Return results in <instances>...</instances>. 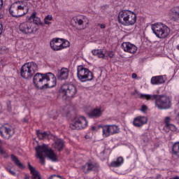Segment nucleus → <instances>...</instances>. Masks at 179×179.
I'll return each mask as SVG.
<instances>
[{"label":"nucleus","instance_id":"1","mask_svg":"<svg viewBox=\"0 0 179 179\" xmlns=\"http://www.w3.org/2000/svg\"><path fill=\"white\" fill-rule=\"evenodd\" d=\"M139 99L143 100H155V106L158 110H169L171 108V99L167 96L159 94H139Z\"/></svg>","mask_w":179,"mask_h":179},{"label":"nucleus","instance_id":"2","mask_svg":"<svg viewBox=\"0 0 179 179\" xmlns=\"http://www.w3.org/2000/svg\"><path fill=\"white\" fill-rule=\"evenodd\" d=\"M35 149L36 157L37 159H39L40 163L42 164H45V157H48L52 162L58 161L57 154L48 145L43 144L42 145H38Z\"/></svg>","mask_w":179,"mask_h":179},{"label":"nucleus","instance_id":"3","mask_svg":"<svg viewBox=\"0 0 179 179\" xmlns=\"http://www.w3.org/2000/svg\"><path fill=\"white\" fill-rule=\"evenodd\" d=\"M27 12H29V3L24 1L15 2L10 8V13L14 17L24 16Z\"/></svg>","mask_w":179,"mask_h":179},{"label":"nucleus","instance_id":"4","mask_svg":"<svg viewBox=\"0 0 179 179\" xmlns=\"http://www.w3.org/2000/svg\"><path fill=\"white\" fill-rule=\"evenodd\" d=\"M78 94V87L73 84H63L59 90V95L64 99H73Z\"/></svg>","mask_w":179,"mask_h":179},{"label":"nucleus","instance_id":"5","mask_svg":"<svg viewBox=\"0 0 179 179\" xmlns=\"http://www.w3.org/2000/svg\"><path fill=\"white\" fill-rule=\"evenodd\" d=\"M38 71V66L34 62L25 63L21 68L20 75L24 79H29Z\"/></svg>","mask_w":179,"mask_h":179},{"label":"nucleus","instance_id":"6","mask_svg":"<svg viewBox=\"0 0 179 179\" xmlns=\"http://www.w3.org/2000/svg\"><path fill=\"white\" fill-rule=\"evenodd\" d=\"M151 29L158 38H166L170 34V28L163 23H155Z\"/></svg>","mask_w":179,"mask_h":179},{"label":"nucleus","instance_id":"7","mask_svg":"<svg viewBox=\"0 0 179 179\" xmlns=\"http://www.w3.org/2000/svg\"><path fill=\"white\" fill-rule=\"evenodd\" d=\"M77 78L80 82H90L93 80V73L83 66L77 67Z\"/></svg>","mask_w":179,"mask_h":179},{"label":"nucleus","instance_id":"8","mask_svg":"<svg viewBox=\"0 0 179 179\" xmlns=\"http://www.w3.org/2000/svg\"><path fill=\"white\" fill-rule=\"evenodd\" d=\"M50 47L53 51H61L71 45V43L66 39L55 38L50 41Z\"/></svg>","mask_w":179,"mask_h":179},{"label":"nucleus","instance_id":"9","mask_svg":"<svg viewBox=\"0 0 179 179\" xmlns=\"http://www.w3.org/2000/svg\"><path fill=\"white\" fill-rule=\"evenodd\" d=\"M38 29L31 21H27L19 25V31L22 34H34Z\"/></svg>","mask_w":179,"mask_h":179},{"label":"nucleus","instance_id":"10","mask_svg":"<svg viewBox=\"0 0 179 179\" xmlns=\"http://www.w3.org/2000/svg\"><path fill=\"white\" fill-rule=\"evenodd\" d=\"M86 127H87V120L83 116L76 117L75 121L70 124L71 129H85Z\"/></svg>","mask_w":179,"mask_h":179},{"label":"nucleus","instance_id":"11","mask_svg":"<svg viewBox=\"0 0 179 179\" xmlns=\"http://www.w3.org/2000/svg\"><path fill=\"white\" fill-rule=\"evenodd\" d=\"M45 73L41 74L37 73L34 76V85H35L36 87H38V89H45Z\"/></svg>","mask_w":179,"mask_h":179},{"label":"nucleus","instance_id":"12","mask_svg":"<svg viewBox=\"0 0 179 179\" xmlns=\"http://www.w3.org/2000/svg\"><path fill=\"white\" fill-rule=\"evenodd\" d=\"M0 134L5 139H9L15 134V130L13 129L12 126L4 124L0 127Z\"/></svg>","mask_w":179,"mask_h":179},{"label":"nucleus","instance_id":"13","mask_svg":"<svg viewBox=\"0 0 179 179\" xmlns=\"http://www.w3.org/2000/svg\"><path fill=\"white\" fill-rule=\"evenodd\" d=\"M45 88L49 87H55L57 86V78L52 73H45Z\"/></svg>","mask_w":179,"mask_h":179},{"label":"nucleus","instance_id":"14","mask_svg":"<svg viewBox=\"0 0 179 179\" xmlns=\"http://www.w3.org/2000/svg\"><path fill=\"white\" fill-rule=\"evenodd\" d=\"M73 20L78 26H80V29H85L89 24V19L85 15H78L73 18Z\"/></svg>","mask_w":179,"mask_h":179},{"label":"nucleus","instance_id":"15","mask_svg":"<svg viewBox=\"0 0 179 179\" xmlns=\"http://www.w3.org/2000/svg\"><path fill=\"white\" fill-rule=\"evenodd\" d=\"M82 170L85 174L90 173V171H99V164L88 162L83 166Z\"/></svg>","mask_w":179,"mask_h":179},{"label":"nucleus","instance_id":"16","mask_svg":"<svg viewBox=\"0 0 179 179\" xmlns=\"http://www.w3.org/2000/svg\"><path fill=\"white\" fill-rule=\"evenodd\" d=\"M121 47L125 52L129 54H135L138 51V48L129 42L122 43Z\"/></svg>","mask_w":179,"mask_h":179},{"label":"nucleus","instance_id":"17","mask_svg":"<svg viewBox=\"0 0 179 179\" xmlns=\"http://www.w3.org/2000/svg\"><path fill=\"white\" fill-rule=\"evenodd\" d=\"M136 14L134 11L129 10L127 13V18L126 20V24L124 26H134L136 23Z\"/></svg>","mask_w":179,"mask_h":179},{"label":"nucleus","instance_id":"18","mask_svg":"<svg viewBox=\"0 0 179 179\" xmlns=\"http://www.w3.org/2000/svg\"><path fill=\"white\" fill-rule=\"evenodd\" d=\"M103 113H104V109L101 107H96L88 113V117L90 118H99L103 115Z\"/></svg>","mask_w":179,"mask_h":179},{"label":"nucleus","instance_id":"19","mask_svg":"<svg viewBox=\"0 0 179 179\" xmlns=\"http://www.w3.org/2000/svg\"><path fill=\"white\" fill-rule=\"evenodd\" d=\"M133 124L134 127H137L138 128H141V127H143L145 124H148V117L145 116H138L134 118Z\"/></svg>","mask_w":179,"mask_h":179},{"label":"nucleus","instance_id":"20","mask_svg":"<svg viewBox=\"0 0 179 179\" xmlns=\"http://www.w3.org/2000/svg\"><path fill=\"white\" fill-rule=\"evenodd\" d=\"M129 10H122L118 13L117 20L119 23L123 26H125V24L127 23Z\"/></svg>","mask_w":179,"mask_h":179},{"label":"nucleus","instance_id":"21","mask_svg":"<svg viewBox=\"0 0 179 179\" xmlns=\"http://www.w3.org/2000/svg\"><path fill=\"white\" fill-rule=\"evenodd\" d=\"M107 50L105 49H98L92 50V55L98 57V58H102L103 59H107Z\"/></svg>","mask_w":179,"mask_h":179},{"label":"nucleus","instance_id":"22","mask_svg":"<svg viewBox=\"0 0 179 179\" xmlns=\"http://www.w3.org/2000/svg\"><path fill=\"white\" fill-rule=\"evenodd\" d=\"M166 80V76H157L151 78V83L152 85H163Z\"/></svg>","mask_w":179,"mask_h":179},{"label":"nucleus","instance_id":"23","mask_svg":"<svg viewBox=\"0 0 179 179\" xmlns=\"http://www.w3.org/2000/svg\"><path fill=\"white\" fill-rule=\"evenodd\" d=\"M69 76V70L66 68H62L57 73V78L59 80H66Z\"/></svg>","mask_w":179,"mask_h":179},{"label":"nucleus","instance_id":"24","mask_svg":"<svg viewBox=\"0 0 179 179\" xmlns=\"http://www.w3.org/2000/svg\"><path fill=\"white\" fill-rule=\"evenodd\" d=\"M28 167L31 173L32 174V179H41V178L40 177V173L37 170H36V168L30 164V162H28Z\"/></svg>","mask_w":179,"mask_h":179},{"label":"nucleus","instance_id":"25","mask_svg":"<svg viewBox=\"0 0 179 179\" xmlns=\"http://www.w3.org/2000/svg\"><path fill=\"white\" fill-rule=\"evenodd\" d=\"M30 20H33V24L36 26H40L41 24H43V23H41V18L37 17V12H34L32 13V14L31 15L30 17H29Z\"/></svg>","mask_w":179,"mask_h":179},{"label":"nucleus","instance_id":"26","mask_svg":"<svg viewBox=\"0 0 179 179\" xmlns=\"http://www.w3.org/2000/svg\"><path fill=\"white\" fill-rule=\"evenodd\" d=\"M99 127V128L102 129V136L103 138H108V136H111V133L110 131V124H106Z\"/></svg>","mask_w":179,"mask_h":179},{"label":"nucleus","instance_id":"27","mask_svg":"<svg viewBox=\"0 0 179 179\" xmlns=\"http://www.w3.org/2000/svg\"><path fill=\"white\" fill-rule=\"evenodd\" d=\"M171 155L179 159V141L175 142L171 147Z\"/></svg>","mask_w":179,"mask_h":179},{"label":"nucleus","instance_id":"28","mask_svg":"<svg viewBox=\"0 0 179 179\" xmlns=\"http://www.w3.org/2000/svg\"><path fill=\"white\" fill-rule=\"evenodd\" d=\"M53 148L57 150H62L64 149V141L61 138L56 139L53 143Z\"/></svg>","mask_w":179,"mask_h":179},{"label":"nucleus","instance_id":"29","mask_svg":"<svg viewBox=\"0 0 179 179\" xmlns=\"http://www.w3.org/2000/svg\"><path fill=\"white\" fill-rule=\"evenodd\" d=\"M124 164V158L122 157H119L115 161H113L110 163L111 167H120Z\"/></svg>","mask_w":179,"mask_h":179},{"label":"nucleus","instance_id":"30","mask_svg":"<svg viewBox=\"0 0 179 179\" xmlns=\"http://www.w3.org/2000/svg\"><path fill=\"white\" fill-rule=\"evenodd\" d=\"M36 135L39 139H48L50 138V133L41 132L40 130L36 131Z\"/></svg>","mask_w":179,"mask_h":179},{"label":"nucleus","instance_id":"31","mask_svg":"<svg viewBox=\"0 0 179 179\" xmlns=\"http://www.w3.org/2000/svg\"><path fill=\"white\" fill-rule=\"evenodd\" d=\"M11 160H12V162H13V163H15V166H17V167H19V169H24L23 164H22V162H20V161H19V159H17V157L16 156L12 155Z\"/></svg>","mask_w":179,"mask_h":179},{"label":"nucleus","instance_id":"32","mask_svg":"<svg viewBox=\"0 0 179 179\" xmlns=\"http://www.w3.org/2000/svg\"><path fill=\"white\" fill-rule=\"evenodd\" d=\"M109 129L110 131V135H114L120 132V127L115 124H109Z\"/></svg>","mask_w":179,"mask_h":179},{"label":"nucleus","instance_id":"33","mask_svg":"<svg viewBox=\"0 0 179 179\" xmlns=\"http://www.w3.org/2000/svg\"><path fill=\"white\" fill-rule=\"evenodd\" d=\"M164 129H170V131H172L173 132H176L177 131V127L173 124H169V126L164 127Z\"/></svg>","mask_w":179,"mask_h":179},{"label":"nucleus","instance_id":"34","mask_svg":"<svg viewBox=\"0 0 179 179\" xmlns=\"http://www.w3.org/2000/svg\"><path fill=\"white\" fill-rule=\"evenodd\" d=\"M173 20H178L179 19V12L178 11H173Z\"/></svg>","mask_w":179,"mask_h":179},{"label":"nucleus","instance_id":"35","mask_svg":"<svg viewBox=\"0 0 179 179\" xmlns=\"http://www.w3.org/2000/svg\"><path fill=\"white\" fill-rule=\"evenodd\" d=\"M170 121H171V118L170 117H165V120H164L165 126L164 127V128H165L166 127H169V125H170Z\"/></svg>","mask_w":179,"mask_h":179},{"label":"nucleus","instance_id":"36","mask_svg":"<svg viewBox=\"0 0 179 179\" xmlns=\"http://www.w3.org/2000/svg\"><path fill=\"white\" fill-rule=\"evenodd\" d=\"M0 153L2 155V156H4V157H6V151L2 148V147L0 146Z\"/></svg>","mask_w":179,"mask_h":179},{"label":"nucleus","instance_id":"37","mask_svg":"<svg viewBox=\"0 0 179 179\" xmlns=\"http://www.w3.org/2000/svg\"><path fill=\"white\" fill-rule=\"evenodd\" d=\"M49 179H62V176H57V175H52Z\"/></svg>","mask_w":179,"mask_h":179},{"label":"nucleus","instance_id":"38","mask_svg":"<svg viewBox=\"0 0 179 179\" xmlns=\"http://www.w3.org/2000/svg\"><path fill=\"white\" fill-rule=\"evenodd\" d=\"M106 55H107L106 59L108 58V57H109V58H114V52H113V51L109 52L108 53V55H107V52H106Z\"/></svg>","mask_w":179,"mask_h":179},{"label":"nucleus","instance_id":"39","mask_svg":"<svg viewBox=\"0 0 179 179\" xmlns=\"http://www.w3.org/2000/svg\"><path fill=\"white\" fill-rule=\"evenodd\" d=\"M147 110H148V106H146L145 105H143L141 106V111H142V113H145Z\"/></svg>","mask_w":179,"mask_h":179},{"label":"nucleus","instance_id":"40","mask_svg":"<svg viewBox=\"0 0 179 179\" xmlns=\"http://www.w3.org/2000/svg\"><path fill=\"white\" fill-rule=\"evenodd\" d=\"M7 171H8L10 173V174H11L12 176H16V173L13 171H12V169H9V168H6Z\"/></svg>","mask_w":179,"mask_h":179},{"label":"nucleus","instance_id":"41","mask_svg":"<svg viewBox=\"0 0 179 179\" xmlns=\"http://www.w3.org/2000/svg\"><path fill=\"white\" fill-rule=\"evenodd\" d=\"M44 19L46 20H49V22H51V20H52V15H48Z\"/></svg>","mask_w":179,"mask_h":179},{"label":"nucleus","instance_id":"42","mask_svg":"<svg viewBox=\"0 0 179 179\" xmlns=\"http://www.w3.org/2000/svg\"><path fill=\"white\" fill-rule=\"evenodd\" d=\"M98 26H99L100 29H104L106 27V24H98Z\"/></svg>","mask_w":179,"mask_h":179},{"label":"nucleus","instance_id":"43","mask_svg":"<svg viewBox=\"0 0 179 179\" xmlns=\"http://www.w3.org/2000/svg\"><path fill=\"white\" fill-rule=\"evenodd\" d=\"M2 30H3V27L2 26V22H0V35L2 34Z\"/></svg>","mask_w":179,"mask_h":179},{"label":"nucleus","instance_id":"44","mask_svg":"<svg viewBox=\"0 0 179 179\" xmlns=\"http://www.w3.org/2000/svg\"><path fill=\"white\" fill-rule=\"evenodd\" d=\"M44 24L50 25V24H51V22H50V20L44 19Z\"/></svg>","mask_w":179,"mask_h":179},{"label":"nucleus","instance_id":"45","mask_svg":"<svg viewBox=\"0 0 179 179\" xmlns=\"http://www.w3.org/2000/svg\"><path fill=\"white\" fill-rule=\"evenodd\" d=\"M2 6H3V0H0V9H2Z\"/></svg>","mask_w":179,"mask_h":179},{"label":"nucleus","instance_id":"46","mask_svg":"<svg viewBox=\"0 0 179 179\" xmlns=\"http://www.w3.org/2000/svg\"><path fill=\"white\" fill-rule=\"evenodd\" d=\"M136 78H138V76L136 75V73H134L132 74V78H133V79H136Z\"/></svg>","mask_w":179,"mask_h":179},{"label":"nucleus","instance_id":"47","mask_svg":"<svg viewBox=\"0 0 179 179\" xmlns=\"http://www.w3.org/2000/svg\"><path fill=\"white\" fill-rule=\"evenodd\" d=\"M92 129L93 131H97V127H96V126H92Z\"/></svg>","mask_w":179,"mask_h":179},{"label":"nucleus","instance_id":"48","mask_svg":"<svg viewBox=\"0 0 179 179\" xmlns=\"http://www.w3.org/2000/svg\"><path fill=\"white\" fill-rule=\"evenodd\" d=\"M24 179H30V176H27V175H25Z\"/></svg>","mask_w":179,"mask_h":179},{"label":"nucleus","instance_id":"49","mask_svg":"<svg viewBox=\"0 0 179 179\" xmlns=\"http://www.w3.org/2000/svg\"><path fill=\"white\" fill-rule=\"evenodd\" d=\"M23 122H27V120L24 119V120H23Z\"/></svg>","mask_w":179,"mask_h":179},{"label":"nucleus","instance_id":"50","mask_svg":"<svg viewBox=\"0 0 179 179\" xmlns=\"http://www.w3.org/2000/svg\"><path fill=\"white\" fill-rule=\"evenodd\" d=\"M0 19H2V14L0 13Z\"/></svg>","mask_w":179,"mask_h":179},{"label":"nucleus","instance_id":"51","mask_svg":"<svg viewBox=\"0 0 179 179\" xmlns=\"http://www.w3.org/2000/svg\"><path fill=\"white\" fill-rule=\"evenodd\" d=\"M0 143H1V140H0Z\"/></svg>","mask_w":179,"mask_h":179}]
</instances>
